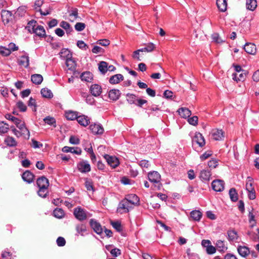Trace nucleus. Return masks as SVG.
Returning <instances> with one entry per match:
<instances>
[{
    "label": "nucleus",
    "mask_w": 259,
    "mask_h": 259,
    "mask_svg": "<svg viewBox=\"0 0 259 259\" xmlns=\"http://www.w3.org/2000/svg\"><path fill=\"white\" fill-rule=\"evenodd\" d=\"M73 214L78 220L83 221L88 218L91 217V214L84 209L78 206L74 209Z\"/></svg>",
    "instance_id": "f257e3e1"
},
{
    "label": "nucleus",
    "mask_w": 259,
    "mask_h": 259,
    "mask_svg": "<svg viewBox=\"0 0 259 259\" xmlns=\"http://www.w3.org/2000/svg\"><path fill=\"white\" fill-rule=\"evenodd\" d=\"M253 185V179L250 177H248L246 182V190L248 192V197L250 200H254L256 198L255 191Z\"/></svg>",
    "instance_id": "f03ea898"
},
{
    "label": "nucleus",
    "mask_w": 259,
    "mask_h": 259,
    "mask_svg": "<svg viewBox=\"0 0 259 259\" xmlns=\"http://www.w3.org/2000/svg\"><path fill=\"white\" fill-rule=\"evenodd\" d=\"M133 208V207L131 204L123 199L119 203L117 211L120 214H122L128 212L130 209Z\"/></svg>",
    "instance_id": "7ed1b4c3"
},
{
    "label": "nucleus",
    "mask_w": 259,
    "mask_h": 259,
    "mask_svg": "<svg viewBox=\"0 0 259 259\" xmlns=\"http://www.w3.org/2000/svg\"><path fill=\"white\" fill-rule=\"evenodd\" d=\"M124 199L130 203L133 207H134V206L139 205L140 199L135 194H130L126 195Z\"/></svg>",
    "instance_id": "20e7f679"
},
{
    "label": "nucleus",
    "mask_w": 259,
    "mask_h": 259,
    "mask_svg": "<svg viewBox=\"0 0 259 259\" xmlns=\"http://www.w3.org/2000/svg\"><path fill=\"white\" fill-rule=\"evenodd\" d=\"M90 130L94 135H102L104 132V128L100 123H93L89 126Z\"/></svg>",
    "instance_id": "39448f33"
},
{
    "label": "nucleus",
    "mask_w": 259,
    "mask_h": 259,
    "mask_svg": "<svg viewBox=\"0 0 259 259\" xmlns=\"http://www.w3.org/2000/svg\"><path fill=\"white\" fill-rule=\"evenodd\" d=\"M104 157L106 160L108 164L113 168L117 167L119 164L118 159L115 156L105 154Z\"/></svg>",
    "instance_id": "423d86ee"
},
{
    "label": "nucleus",
    "mask_w": 259,
    "mask_h": 259,
    "mask_svg": "<svg viewBox=\"0 0 259 259\" xmlns=\"http://www.w3.org/2000/svg\"><path fill=\"white\" fill-rule=\"evenodd\" d=\"M224 182L221 180H213L211 183L213 190L216 192H221L224 189Z\"/></svg>",
    "instance_id": "0eeeda50"
},
{
    "label": "nucleus",
    "mask_w": 259,
    "mask_h": 259,
    "mask_svg": "<svg viewBox=\"0 0 259 259\" xmlns=\"http://www.w3.org/2000/svg\"><path fill=\"white\" fill-rule=\"evenodd\" d=\"M78 170L82 173L88 172L91 170V166L88 161H82L77 164Z\"/></svg>",
    "instance_id": "6e6552de"
},
{
    "label": "nucleus",
    "mask_w": 259,
    "mask_h": 259,
    "mask_svg": "<svg viewBox=\"0 0 259 259\" xmlns=\"http://www.w3.org/2000/svg\"><path fill=\"white\" fill-rule=\"evenodd\" d=\"M91 228L98 234H101L103 232V228L99 223L94 219H91L90 221Z\"/></svg>",
    "instance_id": "1a4fd4ad"
},
{
    "label": "nucleus",
    "mask_w": 259,
    "mask_h": 259,
    "mask_svg": "<svg viewBox=\"0 0 259 259\" xmlns=\"http://www.w3.org/2000/svg\"><path fill=\"white\" fill-rule=\"evenodd\" d=\"M192 142L193 143H196L200 147H203L205 144V140L201 134L200 133H196L192 139Z\"/></svg>",
    "instance_id": "9d476101"
},
{
    "label": "nucleus",
    "mask_w": 259,
    "mask_h": 259,
    "mask_svg": "<svg viewBox=\"0 0 259 259\" xmlns=\"http://www.w3.org/2000/svg\"><path fill=\"white\" fill-rule=\"evenodd\" d=\"M18 63L19 65L23 66L26 68L28 67L29 65V58L28 54L24 52V54L18 59Z\"/></svg>",
    "instance_id": "9b49d317"
},
{
    "label": "nucleus",
    "mask_w": 259,
    "mask_h": 259,
    "mask_svg": "<svg viewBox=\"0 0 259 259\" xmlns=\"http://www.w3.org/2000/svg\"><path fill=\"white\" fill-rule=\"evenodd\" d=\"M1 16L4 24H8L13 19L12 13L10 11L2 10Z\"/></svg>",
    "instance_id": "f8f14e48"
},
{
    "label": "nucleus",
    "mask_w": 259,
    "mask_h": 259,
    "mask_svg": "<svg viewBox=\"0 0 259 259\" xmlns=\"http://www.w3.org/2000/svg\"><path fill=\"white\" fill-rule=\"evenodd\" d=\"M149 181L153 183H158L160 182L161 177L157 171H153L150 172L148 175Z\"/></svg>",
    "instance_id": "ddd939ff"
},
{
    "label": "nucleus",
    "mask_w": 259,
    "mask_h": 259,
    "mask_svg": "<svg viewBox=\"0 0 259 259\" xmlns=\"http://www.w3.org/2000/svg\"><path fill=\"white\" fill-rule=\"evenodd\" d=\"M90 91L93 96L98 97L102 93V88L98 84H94L90 87Z\"/></svg>",
    "instance_id": "4468645a"
},
{
    "label": "nucleus",
    "mask_w": 259,
    "mask_h": 259,
    "mask_svg": "<svg viewBox=\"0 0 259 259\" xmlns=\"http://www.w3.org/2000/svg\"><path fill=\"white\" fill-rule=\"evenodd\" d=\"M36 184L38 188H48L49 185V180L45 177L38 178Z\"/></svg>",
    "instance_id": "2eb2a0df"
},
{
    "label": "nucleus",
    "mask_w": 259,
    "mask_h": 259,
    "mask_svg": "<svg viewBox=\"0 0 259 259\" xmlns=\"http://www.w3.org/2000/svg\"><path fill=\"white\" fill-rule=\"evenodd\" d=\"M243 49L249 54L254 55L256 53V46L254 44L246 43Z\"/></svg>",
    "instance_id": "dca6fc26"
},
{
    "label": "nucleus",
    "mask_w": 259,
    "mask_h": 259,
    "mask_svg": "<svg viewBox=\"0 0 259 259\" xmlns=\"http://www.w3.org/2000/svg\"><path fill=\"white\" fill-rule=\"evenodd\" d=\"M22 178L24 181L28 183H31L33 181L34 175L29 170H26L23 173Z\"/></svg>",
    "instance_id": "f3484780"
},
{
    "label": "nucleus",
    "mask_w": 259,
    "mask_h": 259,
    "mask_svg": "<svg viewBox=\"0 0 259 259\" xmlns=\"http://www.w3.org/2000/svg\"><path fill=\"white\" fill-rule=\"evenodd\" d=\"M17 127L22 132L24 135H27L28 138L30 136V133L26 127L24 121H21L20 119L18 121V123L15 124Z\"/></svg>",
    "instance_id": "a211bd4d"
},
{
    "label": "nucleus",
    "mask_w": 259,
    "mask_h": 259,
    "mask_svg": "<svg viewBox=\"0 0 259 259\" xmlns=\"http://www.w3.org/2000/svg\"><path fill=\"white\" fill-rule=\"evenodd\" d=\"M212 135L215 140H222L224 138V132L222 130L216 129L213 131Z\"/></svg>",
    "instance_id": "6ab92c4d"
},
{
    "label": "nucleus",
    "mask_w": 259,
    "mask_h": 259,
    "mask_svg": "<svg viewBox=\"0 0 259 259\" xmlns=\"http://www.w3.org/2000/svg\"><path fill=\"white\" fill-rule=\"evenodd\" d=\"M62 151L63 152H66V153L70 152L72 153L76 154L77 155H80L81 153V150L78 147H76L75 148H74L73 147L64 146L62 148Z\"/></svg>",
    "instance_id": "aec40b11"
},
{
    "label": "nucleus",
    "mask_w": 259,
    "mask_h": 259,
    "mask_svg": "<svg viewBox=\"0 0 259 259\" xmlns=\"http://www.w3.org/2000/svg\"><path fill=\"white\" fill-rule=\"evenodd\" d=\"M177 112L184 118L189 117L191 115V111L188 108L185 107L179 108Z\"/></svg>",
    "instance_id": "412c9836"
},
{
    "label": "nucleus",
    "mask_w": 259,
    "mask_h": 259,
    "mask_svg": "<svg viewBox=\"0 0 259 259\" xmlns=\"http://www.w3.org/2000/svg\"><path fill=\"white\" fill-rule=\"evenodd\" d=\"M78 10L76 8H71L69 11V17H70V20L72 22L74 21L78 18L80 19V18L78 16Z\"/></svg>",
    "instance_id": "4be33fe9"
},
{
    "label": "nucleus",
    "mask_w": 259,
    "mask_h": 259,
    "mask_svg": "<svg viewBox=\"0 0 259 259\" xmlns=\"http://www.w3.org/2000/svg\"><path fill=\"white\" fill-rule=\"evenodd\" d=\"M120 93L119 90L116 89L111 90L108 93L109 98L113 101H116L118 100L120 97Z\"/></svg>",
    "instance_id": "5701e85b"
},
{
    "label": "nucleus",
    "mask_w": 259,
    "mask_h": 259,
    "mask_svg": "<svg viewBox=\"0 0 259 259\" xmlns=\"http://www.w3.org/2000/svg\"><path fill=\"white\" fill-rule=\"evenodd\" d=\"M78 123L83 126H87L90 123V119L84 115H79L76 119Z\"/></svg>",
    "instance_id": "b1692460"
},
{
    "label": "nucleus",
    "mask_w": 259,
    "mask_h": 259,
    "mask_svg": "<svg viewBox=\"0 0 259 259\" xmlns=\"http://www.w3.org/2000/svg\"><path fill=\"white\" fill-rule=\"evenodd\" d=\"M32 33H35L36 35L40 37H44L46 36V31L44 27L42 26L39 25L36 27L35 30Z\"/></svg>",
    "instance_id": "393cba45"
},
{
    "label": "nucleus",
    "mask_w": 259,
    "mask_h": 259,
    "mask_svg": "<svg viewBox=\"0 0 259 259\" xmlns=\"http://www.w3.org/2000/svg\"><path fill=\"white\" fill-rule=\"evenodd\" d=\"M237 250L239 254L242 257H246L250 253L249 249L245 246H239Z\"/></svg>",
    "instance_id": "a878e982"
},
{
    "label": "nucleus",
    "mask_w": 259,
    "mask_h": 259,
    "mask_svg": "<svg viewBox=\"0 0 259 259\" xmlns=\"http://www.w3.org/2000/svg\"><path fill=\"white\" fill-rule=\"evenodd\" d=\"M215 245L218 250L220 252H224L228 248L225 242L221 240H218Z\"/></svg>",
    "instance_id": "bb28decb"
},
{
    "label": "nucleus",
    "mask_w": 259,
    "mask_h": 259,
    "mask_svg": "<svg viewBox=\"0 0 259 259\" xmlns=\"http://www.w3.org/2000/svg\"><path fill=\"white\" fill-rule=\"evenodd\" d=\"M216 4L220 11L224 12L226 11L227 8L226 0H217Z\"/></svg>",
    "instance_id": "cd10ccee"
},
{
    "label": "nucleus",
    "mask_w": 259,
    "mask_h": 259,
    "mask_svg": "<svg viewBox=\"0 0 259 259\" xmlns=\"http://www.w3.org/2000/svg\"><path fill=\"white\" fill-rule=\"evenodd\" d=\"M202 215V214L199 210H194L190 212L191 218L195 221H199Z\"/></svg>",
    "instance_id": "c85d7f7f"
},
{
    "label": "nucleus",
    "mask_w": 259,
    "mask_h": 259,
    "mask_svg": "<svg viewBox=\"0 0 259 259\" xmlns=\"http://www.w3.org/2000/svg\"><path fill=\"white\" fill-rule=\"evenodd\" d=\"M123 79V76L120 74H117L112 76L109 79V82L111 84H116Z\"/></svg>",
    "instance_id": "c756f323"
},
{
    "label": "nucleus",
    "mask_w": 259,
    "mask_h": 259,
    "mask_svg": "<svg viewBox=\"0 0 259 259\" xmlns=\"http://www.w3.org/2000/svg\"><path fill=\"white\" fill-rule=\"evenodd\" d=\"M38 26V25L37 24V22L33 20L28 22L26 28L29 32L32 33L35 30L36 27Z\"/></svg>",
    "instance_id": "7c9ffc66"
},
{
    "label": "nucleus",
    "mask_w": 259,
    "mask_h": 259,
    "mask_svg": "<svg viewBox=\"0 0 259 259\" xmlns=\"http://www.w3.org/2000/svg\"><path fill=\"white\" fill-rule=\"evenodd\" d=\"M31 80L33 83L35 84H39L42 82L43 77L40 74H34L31 75Z\"/></svg>",
    "instance_id": "2f4dec72"
},
{
    "label": "nucleus",
    "mask_w": 259,
    "mask_h": 259,
    "mask_svg": "<svg viewBox=\"0 0 259 259\" xmlns=\"http://www.w3.org/2000/svg\"><path fill=\"white\" fill-rule=\"evenodd\" d=\"M75 229L77 233L81 236H83L87 231L86 226L83 224H78L76 225Z\"/></svg>",
    "instance_id": "473e14b6"
},
{
    "label": "nucleus",
    "mask_w": 259,
    "mask_h": 259,
    "mask_svg": "<svg viewBox=\"0 0 259 259\" xmlns=\"http://www.w3.org/2000/svg\"><path fill=\"white\" fill-rule=\"evenodd\" d=\"M211 176L210 171L208 170H203L200 172V178L204 181H208Z\"/></svg>",
    "instance_id": "72a5a7b5"
},
{
    "label": "nucleus",
    "mask_w": 259,
    "mask_h": 259,
    "mask_svg": "<svg viewBox=\"0 0 259 259\" xmlns=\"http://www.w3.org/2000/svg\"><path fill=\"white\" fill-rule=\"evenodd\" d=\"M59 55L61 58L66 59V60L70 58H72V54L70 51L67 49H62Z\"/></svg>",
    "instance_id": "f704fd0d"
},
{
    "label": "nucleus",
    "mask_w": 259,
    "mask_h": 259,
    "mask_svg": "<svg viewBox=\"0 0 259 259\" xmlns=\"http://www.w3.org/2000/svg\"><path fill=\"white\" fill-rule=\"evenodd\" d=\"M66 65L69 70L73 71L76 68V63L72 58H70L66 60Z\"/></svg>",
    "instance_id": "c9c22d12"
},
{
    "label": "nucleus",
    "mask_w": 259,
    "mask_h": 259,
    "mask_svg": "<svg viewBox=\"0 0 259 259\" xmlns=\"http://www.w3.org/2000/svg\"><path fill=\"white\" fill-rule=\"evenodd\" d=\"M126 101L130 104H136L137 99L138 98V97L136 95H135L134 94H130V93H127L126 95Z\"/></svg>",
    "instance_id": "e433bc0d"
},
{
    "label": "nucleus",
    "mask_w": 259,
    "mask_h": 259,
    "mask_svg": "<svg viewBox=\"0 0 259 259\" xmlns=\"http://www.w3.org/2000/svg\"><path fill=\"white\" fill-rule=\"evenodd\" d=\"M246 9L250 11H253L257 7L256 0H247L246 3Z\"/></svg>",
    "instance_id": "4c0bfd02"
},
{
    "label": "nucleus",
    "mask_w": 259,
    "mask_h": 259,
    "mask_svg": "<svg viewBox=\"0 0 259 259\" xmlns=\"http://www.w3.org/2000/svg\"><path fill=\"white\" fill-rule=\"evenodd\" d=\"M66 117L68 120H73L76 119L78 116V113L77 112L69 111L65 113Z\"/></svg>",
    "instance_id": "58836bf2"
},
{
    "label": "nucleus",
    "mask_w": 259,
    "mask_h": 259,
    "mask_svg": "<svg viewBox=\"0 0 259 259\" xmlns=\"http://www.w3.org/2000/svg\"><path fill=\"white\" fill-rule=\"evenodd\" d=\"M80 78L82 80L90 82L93 79V74L90 72H85L81 74Z\"/></svg>",
    "instance_id": "ea45409f"
},
{
    "label": "nucleus",
    "mask_w": 259,
    "mask_h": 259,
    "mask_svg": "<svg viewBox=\"0 0 259 259\" xmlns=\"http://www.w3.org/2000/svg\"><path fill=\"white\" fill-rule=\"evenodd\" d=\"M145 47L140 49L141 52H151L153 51L155 47V45L152 42L148 43L145 45Z\"/></svg>",
    "instance_id": "a19ab883"
},
{
    "label": "nucleus",
    "mask_w": 259,
    "mask_h": 259,
    "mask_svg": "<svg viewBox=\"0 0 259 259\" xmlns=\"http://www.w3.org/2000/svg\"><path fill=\"white\" fill-rule=\"evenodd\" d=\"M229 195L231 200L235 202L237 201L238 197V194L236 192V190L235 188H231L229 190Z\"/></svg>",
    "instance_id": "79ce46f5"
},
{
    "label": "nucleus",
    "mask_w": 259,
    "mask_h": 259,
    "mask_svg": "<svg viewBox=\"0 0 259 259\" xmlns=\"http://www.w3.org/2000/svg\"><path fill=\"white\" fill-rule=\"evenodd\" d=\"M40 93L42 97L45 98H51L53 96L51 91L48 88L42 89Z\"/></svg>",
    "instance_id": "37998d69"
},
{
    "label": "nucleus",
    "mask_w": 259,
    "mask_h": 259,
    "mask_svg": "<svg viewBox=\"0 0 259 259\" xmlns=\"http://www.w3.org/2000/svg\"><path fill=\"white\" fill-rule=\"evenodd\" d=\"M54 215L56 218L61 219L64 217L65 213L61 208H57L53 211Z\"/></svg>",
    "instance_id": "c03bdc74"
},
{
    "label": "nucleus",
    "mask_w": 259,
    "mask_h": 259,
    "mask_svg": "<svg viewBox=\"0 0 259 259\" xmlns=\"http://www.w3.org/2000/svg\"><path fill=\"white\" fill-rule=\"evenodd\" d=\"M228 239L230 241H236L238 239V234L234 230H230L228 231Z\"/></svg>",
    "instance_id": "a18cd8bd"
},
{
    "label": "nucleus",
    "mask_w": 259,
    "mask_h": 259,
    "mask_svg": "<svg viewBox=\"0 0 259 259\" xmlns=\"http://www.w3.org/2000/svg\"><path fill=\"white\" fill-rule=\"evenodd\" d=\"M108 64L104 61H101L99 64V70L102 74H105L107 71Z\"/></svg>",
    "instance_id": "49530a36"
},
{
    "label": "nucleus",
    "mask_w": 259,
    "mask_h": 259,
    "mask_svg": "<svg viewBox=\"0 0 259 259\" xmlns=\"http://www.w3.org/2000/svg\"><path fill=\"white\" fill-rule=\"evenodd\" d=\"M5 142L6 144L10 147H14L17 145V142L14 138L12 137H8L6 138Z\"/></svg>",
    "instance_id": "de8ad7c7"
},
{
    "label": "nucleus",
    "mask_w": 259,
    "mask_h": 259,
    "mask_svg": "<svg viewBox=\"0 0 259 259\" xmlns=\"http://www.w3.org/2000/svg\"><path fill=\"white\" fill-rule=\"evenodd\" d=\"M211 38L213 40V41L217 43V44H221L223 42H225V40H223L221 37L220 36L219 34L217 33H214L211 35Z\"/></svg>",
    "instance_id": "09e8293b"
},
{
    "label": "nucleus",
    "mask_w": 259,
    "mask_h": 259,
    "mask_svg": "<svg viewBox=\"0 0 259 259\" xmlns=\"http://www.w3.org/2000/svg\"><path fill=\"white\" fill-rule=\"evenodd\" d=\"M9 128V125L4 121L0 122V134L6 133Z\"/></svg>",
    "instance_id": "8fccbe9b"
},
{
    "label": "nucleus",
    "mask_w": 259,
    "mask_h": 259,
    "mask_svg": "<svg viewBox=\"0 0 259 259\" xmlns=\"http://www.w3.org/2000/svg\"><path fill=\"white\" fill-rule=\"evenodd\" d=\"M44 120L48 124L53 125L55 127L56 126V120L54 117L47 116L44 119Z\"/></svg>",
    "instance_id": "3c124183"
},
{
    "label": "nucleus",
    "mask_w": 259,
    "mask_h": 259,
    "mask_svg": "<svg viewBox=\"0 0 259 259\" xmlns=\"http://www.w3.org/2000/svg\"><path fill=\"white\" fill-rule=\"evenodd\" d=\"M48 193V188H39V190L37 192L38 195L42 198H46Z\"/></svg>",
    "instance_id": "603ef678"
},
{
    "label": "nucleus",
    "mask_w": 259,
    "mask_h": 259,
    "mask_svg": "<svg viewBox=\"0 0 259 259\" xmlns=\"http://www.w3.org/2000/svg\"><path fill=\"white\" fill-rule=\"evenodd\" d=\"M82 97L85 98V101L87 103L92 105L94 104L95 102L94 98L90 95H86L85 94H83L82 95Z\"/></svg>",
    "instance_id": "864d4df0"
},
{
    "label": "nucleus",
    "mask_w": 259,
    "mask_h": 259,
    "mask_svg": "<svg viewBox=\"0 0 259 259\" xmlns=\"http://www.w3.org/2000/svg\"><path fill=\"white\" fill-rule=\"evenodd\" d=\"M11 53V51L8 48L4 47H0V54L4 56H8Z\"/></svg>",
    "instance_id": "5fc2aeb1"
},
{
    "label": "nucleus",
    "mask_w": 259,
    "mask_h": 259,
    "mask_svg": "<svg viewBox=\"0 0 259 259\" xmlns=\"http://www.w3.org/2000/svg\"><path fill=\"white\" fill-rule=\"evenodd\" d=\"M5 117L9 120H11L14 123L16 124V123H18V121H19V119L17 118V117H15L14 116H13V115H12L11 114H7L5 115Z\"/></svg>",
    "instance_id": "6e6d98bb"
},
{
    "label": "nucleus",
    "mask_w": 259,
    "mask_h": 259,
    "mask_svg": "<svg viewBox=\"0 0 259 259\" xmlns=\"http://www.w3.org/2000/svg\"><path fill=\"white\" fill-rule=\"evenodd\" d=\"M74 27L77 31H81L85 28V25L83 23L78 22L75 25Z\"/></svg>",
    "instance_id": "4d7b16f0"
},
{
    "label": "nucleus",
    "mask_w": 259,
    "mask_h": 259,
    "mask_svg": "<svg viewBox=\"0 0 259 259\" xmlns=\"http://www.w3.org/2000/svg\"><path fill=\"white\" fill-rule=\"evenodd\" d=\"M17 106L20 111L22 112H25L26 111L27 107L22 101H19L17 103Z\"/></svg>",
    "instance_id": "13d9d810"
},
{
    "label": "nucleus",
    "mask_w": 259,
    "mask_h": 259,
    "mask_svg": "<svg viewBox=\"0 0 259 259\" xmlns=\"http://www.w3.org/2000/svg\"><path fill=\"white\" fill-rule=\"evenodd\" d=\"M85 186L88 191H94L93 183L91 180H87L85 182Z\"/></svg>",
    "instance_id": "bf43d9fd"
},
{
    "label": "nucleus",
    "mask_w": 259,
    "mask_h": 259,
    "mask_svg": "<svg viewBox=\"0 0 259 259\" xmlns=\"http://www.w3.org/2000/svg\"><path fill=\"white\" fill-rule=\"evenodd\" d=\"M206 251L208 254H212L215 252L216 248L210 244L206 248Z\"/></svg>",
    "instance_id": "052dcab7"
},
{
    "label": "nucleus",
    "mask_w": 259,
    "mask_h": 259,
    "mask_svg": "<svg viewBox=\"0 0 259 259\" xmlns=\"http://www.w3.org/2000/svg\"><path fill=\"white\" fill-rule=\"evenodd\" d=\"M112 227L116 229L118 232L122 230L121 224L118 222H114L111 223Z\"/></svg>",
    "instance_id": "680f3d73"
},
{
    "label": "nucleus",
    "mask_w": 259,
    "mask_h": 259,
    "mask_svg": "<svg viewBox=\"0 0 259 259\" xmlns=\"http://www.w3.org/2000/svg\"><path fill=\"white\" fill-rule=\"evenodd\" d=\"M188 122L193 125H196L198 123V117L196 116H194L188 119Z\"/></svg>",
    "instance_id": "e2e57ef3"
},
{
    "label": "nucleus",
    "mask_w": 259,
    "mask_h": 259,
    "mask_svg": "<svg viewBox=\"0 0 259 259\" xmlns=\"http://www.w3.org/2000/svg\"><path fill=\"white\" fill-rule=\"evenodd\" d=\"M92 52L95 54L103 53L104 52V49L98 46H95L92 49Z\"/></svg>",
    "instance_id": "0e129e2a"
},
{
    "label": "nucleus",
    "mask_w": 259,
    "mask_h": 259,
    "mask_svg": "<svg viewBox=\"0 0 259 259\" xmlns=\"http://www.w3.org/2000/svg\"><path fill=\"white\" fill-rule=\"evenodd\" d=\"M218 160L215 159H213L208 162V166L210 168H215L218 165Z\"/></svg>",
    "instance_id": "69168bd1"
},
{
    "label": "nucleus",
    "mask_w": 259,
    "mask_h": 259,
    "mask_svg": "<svg viewBox=\"0 0 259 259\" xmlns=\"http://www.w3.org/2000/svg\"><path fill=\"white\" fill-rule=\"evenodd\" d=\"M77 46L79 48L84 50H86L88 48L87 45L82 40H78L77 42Z\"/></svg>",
    "instance_id": "338daca9"
},
{
    "label": "nucleus",
    "mask_w": 259,
    "mask_h": 259,
    "mask_svg": "<svg viewBox=\"0 0 259 259\" xmlns=\"http://www.w3.org/2000/svg\"><path fill=\"white\" fill-rule=\"evenodd\" d=\"M66 241L63 237H59L57 239V244L59 246H63L65 245Z\"/></svg>",
    "instance_id": "774afa93"
}]
</instances>
